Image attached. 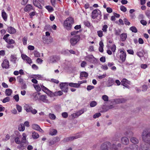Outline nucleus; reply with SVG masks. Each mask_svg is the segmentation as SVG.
I'll use <instances>...</instances> for the list:
<instances>
[{
  "mask_svg": "<svg viewBox=\"0 0 150 150\" xmlns=\"http://www.w3.org/2000/svg\"><path fill=\"white\" fill-rule=\"evenodd\" d=\"M143 141L145 143L150 145V132L147 129L144 130L142 134Z\"/></svg>",
  "mask_w": 150,
  "mask_h": 150,
  "instance_id": "1",
  "label": "nucleus"
},
{
  "mask_svg": "<svg viewBox=\"0 0 150 150\" xmlns=\"http://www.w3.org/2000/svg\"><path fill=\"white\" fill-rule=\"evenodd\" d=\"M74 23L73 18L71 17H68L64 21V26L67 30H70L71 28L72 25Z\"/></svg>",
  "mask_w": 150,
  "mask_h": 150,
  "instance_id": "2",
  "label": "nucleus"
},
{
  "mask_svg": "<svg viewBox=\"0 0 150 150\" xmlns=\"http://www.w3.org/2000/svg\"><path fill=\"white\" fill-rule=\"evenodd\" d=\"M82 136V133L81 132H80L76 134L75 136L69 137L65 138L63 140V141L64 142H70L75 139L80 138Z\"/></svg>",
  "mask_w": 150,
  "mask_h": 150,
  "instance_id": "3",
  "label": "nucleus"
},
{
  "mask_svg": "<svg viewBox=\"0 0 150 150\" xmlns=\"http://www.w3.org/2000/svg\"><path fill=\"white\" fill-rule=\"evenodd\" d=\"M98 17V19L100 20L101 19L102 14L100 11L98 9L93 10L92 13V18L95 19Z\"/></svg>",
  "mask_w": 150,
  "mask_h": 150,
  "instance_id": "4",
  "label": "nucleus"
},
{
  "mask_svg": "<svg viewBox=\"0 0 150 150\" xmlns=\"http://www.w3.org/2000/svg\"><path fill=\"white\" fill-rule=\"evenodd\" d=\"M80 38V37L79 35H75L71 38L70 40L71 45L72 46L75 45L79 42Z\"/></svg>",
  "mask_w": 150,
  "mask_h": 150,
  "instance_id": "5",
  "label": "nucleus"
},
{
  "mask_svg": "<svg viewBox=\"0 0 150 150\" xmlns=\"http://www.w3.org/2000/svg\"><path fill=\"white\" fill-rule=\"evenodd\" d=\"M60 86L62 91L67 93L68 89V83H61L60 84Z\"/></svg>",
  "mask_w": 150,
  "mask_h": 150,
  "instance_id": "6",
  "label": "nucleus"
},
{
  "mask_svg": "<svg viewBox=\"0 0 150 150\" xmlns=\"http://www.w3.org/2000/svg\"><path fill=\"white\" fill-rule=\"evenodd\" d=\"M86 110L84 109H83L75 113H73L71 115V116L73 119L78 117L79 116L83 114L85 111H86Z\"/></svg>",
  "mask_w": 150,
  "mask_h": 150,
  "instance_id": "7",
  "label": "nucleus"
},
{
  "mask_svg": "<svg viewBox=\"0 0 150 150\" xmlns=\"http://www.w3.org/2000/svg\"><path fill=\"white\" fill-rule=\"evenodd\" d=\"M86 59L90 62L95 64L97 63V60L94 58L93 55H91L87 56Z\"/></svg>",
  "mask_w": 150,
  "mask_h": 150,
  "instance_id": "8",
  "label": "nucleus"
},
{
  "mask_svg": "<svg viewBox=\"0 0 150 150\" xmlns=\"http://www.w3.org/2000/svg\"><path fill=\"white\" fill-rule=\"evenodd\" d=\"M121 54L120 55V58L122 62H124L125 60L126 55L125 51L122 49H120L119 50Z\"/></svg>",
  "mask_w": 150,
  "mask_h": 150,
  "instance_id": "9",
  "label": "nucleus"
},
{
  "mask_svg": "<svg viewBox=\"0 0 150 150\" xmlns=\"http://www.w3.org/2000/svg\"><path fill=\"white\" fill-rule=\"evenodd\" d=\"M9 35H10L9 34L5 35L3 38V39L4 40L5 42L8 44H12L14 43L15 42L14 40L13 39H9L8 38V37H9Z\"/></svg>",
  "mask_w": 150,
  "mask_h": 150,
  "instance_id": "10",
  "label": "nucleus"
},
{
  "mask_svg": "<svg viewBox=\"0 0 150 150\" xmlns=\"http://www.w3.org/2000/svg\"><path fill=\"white\" fill-rule=\"evenodd\" d=\"M21 57L23 60L26 62L27 63L30 64L32 63V61L30 58L27 56L25 54H22L21 55Z\"/></svg>",
  "mask_w": 150,
  "mask_h": 150,
  "instance_id": "11",
  "label": "nucleus"
},
{
  "mask_svg": "<svg viewBox=\"0 0 150 150\" xmlns=\"http://www.w3.org/2000/svg\"><path fill=\"white\" fill-rule=\"evenodd\" d=\"M110 142H106L103 144L101 146V150H108L109 146H111Z\"/></svg>",
  "mask_w": 150,
  "mask_h": 150,
  "instance_id": "12",
  "label": "nucleus"
},
{
  "mask_svg": "<svg viewBox=\"0 0 150 150\" xmlns=\"http://www.w3.org/2000/svg\"><path fill=\"white\" fill-rule=\"evenodd\" d=\"M140 148L142 150H150V145L146 143H142L140 146Z\"/></svg>",
  "mask_w": 150,
  "mask_h": 150,
  "instance_id": "13",
  "label": "nucleus"
},
{
  "mask_svg": "<svg viewBox=\"0 0 150 150\" xmlns=\"http://www.w3.org/2000/svg\"><path fill=\"white\" fill-rule=\"evenodd\" d=\"M39 100L46 103H50V101L47 99V97L46 96L44 95H40V96H39Z\"/></svg>",
  "mask_w": 150,
  "mask_h": 150,
  "instance_id": "14",
  "label": "nucleus"
},
{
  "mask_svg": "<svg viewBox=\"0 0 150 150\" xmlns=\"http://www.w3.org/2000/svg\"><path fill=\"white\" fill-rule=\"evenodd\" d=\"M138 146L135 144H132L130 147H126L124 149V150H137L138 149Z\"/></svg>",
  "mask_w": 150,
  "mask_h": 150,
  "instance_id": "15",
  "label": "nucleus"
},
{
  "mask_svg": "<svg viewBox=\"0 0 150 150\" xmlns=\"http://www.w3.org/2000/svg\"><path fill=\"white\" fill-rule=\"evenodd\" d=\"M35 9L33 6L30 4H27L24 8L25 12H29L32 10H34Z\"/></svg>",
  "mask_w": 150,
  "mask_h": 150,
  "instance_id": "16",
  "label": "nucleus"
},
{
  "mask_svg": "<svg viewBox=\"0 0 150 150\" xmlns=\"http://www.w3.org/2000/svg\"><path fill=\"white\" fill-rule=\"evenodd\" d=\"M114 83V80L113 79L109 77L108 79L106 85L107 87L112 86Z\"/></svg>",
  "mask_w": 150,
  "mask_h": 150,
  "instance_id": "17",
  "label": "nucleus"
},
{
  "mask_svg": "<svg viewBox=\"0 0 150 150\" xmlns=\"http://www.w3.org/2000/svg\"><path fill=\"white\" fill-rule=\"evenodd\" d=\"M9 62L8 61L7 59L4 60L2 64V66L3 68L8 69L9 67Z\"/></svg>",
  "mask_w": 150,
  "mask_h": 150,
  "instance_id": "18",
  "label": "nucleus"
},
{
  "mask_svg": "<svg viewBox=\"0 0 150 150\" xmlns=\"http://www.w3.org/2000/svg\"><path fill=\"white\" fill-rule=\"evenodd\" d=\"M7 31L11 34H13L15 33L16 31V29L13 28L10 26L8 27L7 29Z\"/></svg>",
  "mask_w": 150,
  "mask_h": 150,
  "instance_id": "19",
  "label": "nucleus"
},
{
  "mask_svg": "<svg viewBox=\"0 0 150 150\" xmlns=\"http://www.w3.org/2000/svg\"><path fill=\"white\" fill-rule=\"evenodd\" d=\"M33 3L35 6L39 8H42V6L40 3L37 0H33Z\"/></svg>",
  "mask_w": 150,
  "mask_h": 150,
  "instance_id": "20",
  "label": "nucleus"
},
{
  "mask_svg": "<svg viewBox=\"0 0 150 150\" xmlns=\"http://www.w3.org/2000/svg\"><path fill=\"white\" fill-rule=\"evenodd\" d=\"M122 143L124 144L127 145L129 143V141L128 138L126 137H123L121 139Z\"/></svg>",
  "mask_w": 150,
  "mask_h": 150,
  "instance_id": "21",
  "label": "nucleus"
},
{
  "mask_svg": "<svg viewBox=\"0 0 150 150\" xmlns=\"http://www.w3.org/2000/svg\"><path fill=\"white\" fill-rule=\"evenodd\" d=\"M120 40L122 41H124L127 37V35L126 33H122L120 35Z\"/></svg>",
  "mask_w": 150,
  "mask_h": 150,
  "instance_id": "22",
  "label": "nucleus"
},
{
  "mask_svg": "<svg viewBox=\"0 0 150 150\" xmlns=\"http://www.w3.org/2000/svg\"><path fill=\"white\" fill-rule=\"evenodd\" d=\"M1 16L5 21H7V16L6 13L5 12L4 9L1 11Z\"/></svg>",
  "mask_w": 150,
  "mask_h": 150,
  "instance_id": "23",
  "label": "nucleus"
},
{
  "mask_svg": "<svg viewBox=\"0 0 150 150\" xmlns=\"http://www.w3.org/2000/svg\"><path fill=\"white\" fill-rule=\"evenodd\" d=\"M13 92L12 90L10 88L6 89L5 93L6 96H11Z\"/></svg>",
  "mask_w": 150,
  "mask_h": 150,
  "instance_id": "24",
  "label": "nucleus"
},
{
  "mask_svg": "<svg viewBox=\"0 0 150 150\" xmlns=\"http://www.w3.org/2000/svg\"><path fill=\"white\" fill-rule=\"evenodd\" d=\"M17 59V58L16 55H11L10 58V61L13 64H15L16 63V61Z\"/></svg>",
  "mask_w": 150,
  "mask_h": 150,
  "instance_id": "25",
  "label": "nucleus"
},
{
  "mask_svg": "<svg viewBox=\"0 0 150 150\" xmlns=\"http://www.w3.org/2000/svg\"><path fill=\"white\" fill-rule=\"evenodd\" d=\"M68 85L71 87L78 88L80 87V85L78 83L71 82L68 83Z\"/></svg>",
  "mask_w": 150,
  "mask_h": 150,
  "instance_id": "26",
  "label": "nucleus"
},
{
  "mask_svg": "<svg viewBox=\"0 0 150 150\" xmlns=\"http://www.w3.org/2000/svg\"><path fill=\"white\" fill-rule=\"evenodd\" d=\"M24 109L27 112H30L31 110L33 109L32 107L27 104L24 106Z\"/></svg>",
  "mask_w": 150,
  "mask_h": 150,
  "instance_id": "27",
  "label": "nucleus"
},
{
  "mask_svg": "<svg viewBox=\"0 0 150 150\" xmlns=\"http://www.w3.org/2000/svg\"><path fill=\"white\" fill-rule=\"evenodd\" d=\"M88 75V74L87 72L85 71L81 72L80 74V78L82 79L83 77L87 78Z\"/></svg>",
  "mask_w": 150,
  "mask_h": 150,
  "instance_id": "28",
  "label": "nucleus"
},
{
  "mask_svg": "<svg viewBox=\"0 0 150 150\" xmlns=\"http://www.w3.org/2000/svg\"><path fill=\"white\" fill-rule=\"evenodd\" d=\"M130 140L131 142L134 144H138L139 142V140L135 137H131Z\"/></svg>",
  "mask_w": 150,
  "mask_h": 150,
  "instance_id": "29",
  "label": "nucleus"
},
{
  "mask_svg": "<svg viewBox=\"0 0 150 150\" xmlns=\"http://www.w3.org/2000/svg\"><path fill=\"white\" fill-rule=\"evenodd\" d=\"M125 100L123 98H118L115 100V101L117 103H120L125 102Z\"/></svg>",
  "mask_w": 150,
  "mask_h": 150,
  "instance_id": "30",
  "label": "nucleus"
},
{
  "mask_svg": "<svg viewBox=\"0 0 150 150\" xmlns=\"http://www.w3.org/2000/svg\"><path fill=\"white\" fill-rule=\"evenodd\" d=\"M39 137V134L35 132H32V137L34 139H38Z\"/></svg>",
  "mask_w": 150,
  "mask_h": 150,
  "instance_id": "31",
  "label": "nucleus"
},
{
  "mask_svg": "<svg viewBox=\"0 0 150 150\" xmlns=\"http://www.w3.org/2000/svg\"><path fill=\"white\" fill-rule=\"evenodd\" d=\"M25 129L24 125L23 124H21L18 127V130L20 131H23Z\"/></svg>",
  "mask_w": 150,
  "mask_h": 150,
  "instance_id": "32",
  "label": "nucleus"
},
{
  "mask_svg": "<svg viewBox=\"0 0 150 150\" xmlns=\"http://www.w3.org/2000/svg\"><path fill=\"white\" fill-rule=\"evenodd\" d=\"M133 134V132L129 130H128L127 131H126L125 133V135L129 137L132 136Z\"/></svg>",
  "mask_w": 150,
  "mask_h": 150,
  "instance_id": "33",
  "label": "nucleus"
},
{
  "mask_svg": "<svg viewBox=\"0 0 150 150\" xmlns=\"http://www.w3.org/2000/svg\"><path fill=\"white\" fill-rule=\"evenodd\" d=\"M14 140L16 143L17 144H21L22 143V142L20 140L18 137H15Z\"/></svg>",
  "mask_w": 150,
  "mask_h": 150,
  "instance_id": "34",
  "label": "nucleus"
},
{
  "mask_svg": "<svg viewBox=\"0 0 150 150\" xmlns=\"http://www.w3.org/2000/svg\"><path fill=\"white\" fill-rule=\"evenodd\" d=\"M23 137L22 138V143H25L26 141V138L27 137V135L25 133H23L22 134Z\"/></svg>",
  "mask_w": 150,
  "mask_h": 150,
  "instance_id": "35",
  "label": "nucleus"
},
{
  "mask_svg": "<svg viewBox=\"0 0 150 150\" xmlns=\"http://www.w3.org/2000/svg\"><path fill=\"white\" fill-rule=\"evenodd\" d=\"M129 30H131L132 32L136 33L137 32V28L135 26H132L129 28Z\"/></svg>",
  "mask_w": 150,
  "mask_h": 150,
  "instance_id": "36",
  "label": "nucleus"
},
{
  "mask_svg": "<svg viewBox=\"0 0 150 150\" xmlns=\"http://www.w3.org/2000/svg\"><path fill=\"white\" fill-rule=\"evenodd\" d=\"M57 132V131L56 129H53L50 131L49 134L53 136L55 135Z\"/></svg>",
  "mask_w": 150,
  "mask_h": 150,
  "instance_id": "37",
  "label": "nucleus"
},
{
  "mask_svg": "<svg viewBox=\"0 0 150 150\" xmlns=\"http://www.w3.org/2000/svg\"><path fill=\"white\" fill-rule=\"evenodd\" d=\"M46 93L49 96L51 97H54V94L49 90L47 91Z\"/></svg>",
  "mask_w": 150,
  "mask_h": 150,
  "instance_id": "38",
  "label": "nucleus"
},
{
  "mask_svg": "<svg viewBox=\"0 0 150 150\" xmlns=\"http://www.w3.org/2000/svg\"><path fill=\"white\" fill-rule=\"evenodd\" d=\"M40 93L39 92H36L34 94L33 96L36 99H38V100H39V96H40Z\"/></svg>",
  "mask_w": 150,
  "mask_h": 150,
  "instance_id": "39",
  "label": "nucleus"
},
{
  "mask_svg": "<svg viewBox=\"0 0 150 150\" xmlns=\"http://www.w3.org/2000/svg\"><path fill=\"white\" fill-rule=\"evenodd\" d=\"M40 86L42 90L46 93L49 90L46 87H45L43 85H41Z\"/></svg>",
  "mask_w": 150,
  "mask_h": 150,
  "instance_id": "40",
  "label": "nucleus"
},
{
  "mask_svg": "<svg viewBox=\"0 0 150 150\" xmlns=\"http://www.w3.org/2000/svg\"><path fill=\"white\" fill-rule=\"evenodd\" d=\"M137 55L140 58L143 57L144 56L143 51L137 52Z\"/></svg>",
  "mask_w": 150,
  "mask_h": 150,
  "instance_id": "41",
  "label": "nucleus"
},
{
  "mask_svg": "<svg viewBox=\"0 0 150 150\" xmlns=\"http://www.w3.org/2000/svg\"><path fill=\"white\" fill-rule=\"evenodd\" d=\"M10 98L8 97H7L4 98L2 101L3 103H5L9 101L10 100Z\"/></svg>",
  "mask_w": 150,
  "mask_h": 150,
  "instance_id": "42",
  "label": "nucleus"
},
{
  "mask_svg": "<svg viewBox=\"0 0 150 150\" xmlns=\"http://www.w3.org/2000/svg\"><path fill=\"white\" fill-rule=\"evenodd\" d=\"M97 104V102L94 101H91L90 104V105L91 107H93L95 106Z\"/></svg>",
  "mask_w": 150,
  "mask_h": 150,
  "instance_id": "43",
  "label": "nucleus"
},
{
  "mask_svg": "<svg viewBox=\"0 0 150 150\" xmlns=\"http://www.w3.org/2000/svg\"><path fill=\"white\" fill-rule=\"evenodd\" d=\"M46 8L49 12H51L53 11V8L51 6H46Z\"/></svg>",
  "mask_w": 150,
  "mask_h": 150,
  "instance_id": "44",
  "label": "nucleus"
},
{
  "mask_svg": "<svg viewBox=\"0 0 150 150\" xmlns=\"http://www.w3.org/2000/svg\"><path fill=\"white\" fill-rule=\"evenodd\" d=\"M108 28V25H105L103 26L102 30L104 33H106L107 32V29Z\"/></svg>",
  "mask_w": 150,
  "mask_h": 150,
  "instance_id": "45",
  "label": "nucleus"
},
{
  "mask_svg": "<svg viewBox=\"0 0 150 150\" xmlns=\"http://www.w3.org/2000/svg\"><path fill=\"white\" fill-rule=\"evenodd\" d=\"M49 116L50 119L52 120H54L56 118V116L53 114L50 113Z\"/></svg>",
  "mask_w": 150,
  "mask_h": 150,
  "instance_id": "46",
  "label": "nucleus"
},
{
  "mask_svg": "<svg viewBox=\"0 0 150 150\" xmlns=\"http://www.w3.org/2000/svg\"><path fill=\"white\" fill-rule=\"evenodd\" d=\"M17 80L19 82L21 83H23V79L21 78V75L18 76L17 78Z\"/></svg>",
  "mask_w": 150,
  "mask_h": 150,
  "instance_id": "47",
  "label": "nucleus"
},
{
  "mask_svg": "<svg viewBox=\"0 0 150 150\" xmlns=\"http://www.w3.org/2000/svg\"><path fill=\"white\" fill-rule=\"evenodd\" d=\"M32 127L33 129L36 130H38L40 127L37 124H33L32 125Z\"/></svg>",
  "mask_w": 150,
  "mask_h": 150,
  "instance_id": "48",
  "label": "nucleus"
},
{
  "mask_svg": "<svg viewBox=\"0 0 150 150\" xmlns=\"http://www.w3.org/2000/svg\"><path fill=\"white\" fill-rule=\"evenodd\" d=\"M28 38L27 37H24L22 39L23 43V45H25L27 44V41Z\"/></svg>",
  "mask_w": 150,
  "mask_h": 150,
  "instance_id": "49",
  "label": "nucleus"
},
{
  "mask_svg": "<svg viewBox=\"0 0 150 150\" xmlns=\"http://www.w3.org/2000/svg\"><path fill=\"white\" fill-rule=\"evenodd\" d=\"M111 50L113 53L114 54V52H115L116 50V46L114 44L111 47Z\"/></svg>",
  "mask_w": 150,
  "mask_h": 150,
  "instance_id": "50",
  "label": "nucleus"
},
{
  "mask_svg": "<svg viewBox=\"0 0 150 150\" xmlns=\"http://www.w3.org/2000/svg\"><path fill=\"white\" fill-rule=\"evenodd\" d=\"M102 99L105 101H107L108 100V97L106 95H104L102 96Z\"/></svg>",
  "mask_w": 150,
  "mask_h": 150,
  "instance_id": "51",
  "label": "nucleus"
},
{
  "mask_svg": "<svg viewBox=\"0 0 150 150\" xmlns=\"http://www.w3.org/2000/svg\"><path fill=\"white\" fill-rule=\"evenodd\" d=\"M110 149L111 150H117V149L116 147V146L115 144H113L111 146Z\"/></svg>",
  "mask_w": 150,
  "mask_h": 150,
  "instance_id": "52",
  "label": "nucleus"
},
{
  "mask_svg": "<svg viewBox=\"0 0 150 150\" xmlns=\"http://www.w3.org/2000/svg\"><path fill=\"white\" fill-rule=\"evenodd\" d=\"M62 115L64 118H67L68 117V114L67 112H64L62 113Z\"/></svg>",
  "mask_w": 150,
  "mask_h": 150,
  "instance_id": "53",
  "label": "nucleus"
},
{
  "mask_svg": "<svg viewBox=\"0 0 150 150\" xmlns=\"http://www.w3.org/2000/svg\"><path fill=\"white\" fill-rule=\"evenodd\" d=\"M97 34L100 37H102L103 36V32L102 30L98 31L97 32Z\"/></svg>",
  "mask_w": 150,
  "mask_h": 150,
  "instance_id": "54",
  "label": "nucleus"
},
{
  "mask_svg": "<svg viewBox=\"0 0 150 150\" xmlns=\"http://www.w3.org/2000/svg\"><path fill=\"white\" fill-rule=\"evenodd\" d=\"M34 54L35 56L36 57H39L40 56V54L36 51H34Z\"/></svg>",
  "mask_w": 150,
  "mask_h": 150,
  "instance_id": "55",
  "label": "nucleus"
},
{
  "mask_svg": "<svg viewBox=\"0 0 150 150\" xmlns=\"http://www.w3.org/2000/svg\"><path fill=\"white\" fill-rule=\"evenodd\" d=\"M120 10L124 12H125L127 11L126 8L123 6H120Z\"/></svg>",
  "mask_w": 150,
  "mask_h": 150,
  "instance_id": "56",
  "label": "nucleus"
},
{
  "mask_svg": "<svg viewBox=\"0 0 150 150\" xmlns=\"http://www.w3.org/2000/svg\"><path fill=\"white\" fill-rule=\"evenodd\" d=\"M34 87L35 88V90L37 91H40L41 90V87H40V86L38 85H35L34 86Z\"/></svg>",
  "mask_w": 150,
  "mask_h": 150,
  "instance_id": "57",
  "label": "nucleus"
},
{
  "mask_svg": "<svg viewBox=\"0 0 150 150\" xmlns=\"http://www.w3.org/2000/svg\"><path fill=\"white\" fill-rule=\"evenodd\" d=\"M101 114L100 113H97L95 114L93 116V117L94 118H98L101 115Z\"/></svg>",
  "mask_w": 150,
  "mask_h": 150,
  "instance_id": "58",
  "label": "nucleus"
},
{
  "mask_svg": "<svg viewBox=\"0 0 150 150\" xmlns=\"http://www.w3.org/2000/svg\"><path fill=\"white\" fill-rule=\"evenodd\" d=\"M13 98L16 102H18L19 99V96L18 94H16L13 96Z\"/></svg>",
  "mask_w": 150,
  "mask_h": 150,
  "instance_id": "59",
  "label": "nucleus"
},
{
  "mask_svg": "<svg viewBox=\"0 0 150 150\" xmlns=\"http://www.w3.org/2000/svg\"><path fill=\"white\" fill-rule=\"evenodd\" d=\"M28 0H22L21 4L25 6L28 3Z\"/></svg>",
  "mask_w": 150,
  "mask_h": 150,
  "instance_id": "60",
  "label": "nucleus"
},
{
  "mask_svg": "<svg viewBox=\"0 0 150 150\" xmlns=\"http://www.w3.org/2000/svg\"><path fill=\"white\" fill-rule=\"evenodd\" d=\"M121 33V31L119 30H115V34L116 35H120Z\"/></svg>",
  "mask_w": 150,
  "mask_h": 150,
  "instance_id": "61",
  "label": "nucleus"
},
{
  "mask_svg": "<svg viewBox=\"0 0 150 150\" xmlns=\"http://www.w3.org/2000/svg\"><path fill=\"white\" fill-rule=\"evenodd\" d=\"M124 21L125 24L127 25H130V23L128 21L127 19L126 18L124 19Z\"/></svg>",
  "mask_w": 150,
  "mask_h": 150,
  "instance_id": "62",
  "label": "nucleus"
},
{
  "mask_svg": "<svg viewBox=\"0 0 150 150\" xmlns=\"http://www.w3.org/2000/svg\"><path fill=\"white\" fill-rule=\"evenodd\" d=\"M35 78L37 79L42 80L43 79V77L40 75H35Z\"/></svg>",
  "mask_w": 150,
  "mask_h": 150,
  "instance_id": "63",
  "label": "nucleus"
},
{
  "mask_svg": "<svg viewBox=\"0 0 150 150\" xmlns=\"http://www.w3.org/2000/svg\"><path fill=\"white\" fill-rule=\"evenodd\" d=\"M94 88V87L92 86L89 85L88 86L87 88V89L88 91L91 90Z\"/></svg>",
  "mask_w": 150,
  "mask_h": 150,
  "instance_id": "64",
  "label": "nucleus"
}]
</instances>
